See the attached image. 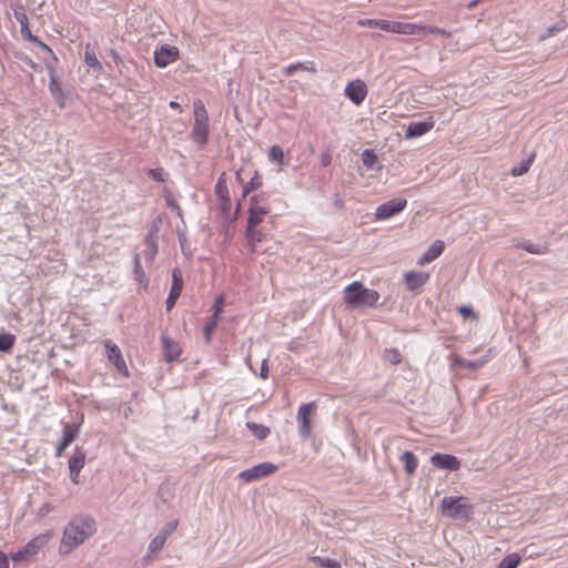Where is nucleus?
I'll list each match as a JSON object with an SVG mask.
<instances>
[{
    "label": "nucleus",
    "instance_id": "55",
    "mask_svg": "<svg viewBox=\"0 0 568 568\" xmlns=\"http://www.w3.org/2000/svg\"><path fill=\"white\" fill-rule=\"evenodd\" d=\"M260 376H261L263 379H266V378L268 377V365H267V359H264V361L262 362Z\"/></svg>",
    "mask_w": 568,
    "mask_h": 568
},
{
    "label": "nucleus",
    "instance_id": "52",
    "mask_svg": "<svg viewBox=\"0 0 568 568\" xmlns=\"http://www.w3.org/2000/svg\"><path fill=\"white\" fill-rule=\"evenodd\" d=\"M36 45H38L39 48H41L51 59L53 62H57L58 59L55 57V54L53 53L52 49L50 47H48L43 41H41L39 39V42H34Z\"/></svg>",
    "mask_w": 568,
    "mask_h": 568
},
{
    "label": "nucleus",
    "instance_id": "56",
    "mask_svg": "<svg viewBox=\"0 0 568 568\" xmlns=\"http://www.w3.org/2000/svg\"><path fill=\"white\" fill-rule=\"evenodd\" d=\"M459 313L464 316V317H468V316H471L474 315V312L471 310V307L469 306H462L459 307Z\"/></svg>",
    "mask_w": 568,
    "mask_h": 568
},
{
    "label": "nucleus",
    "instance_id": "3",
    "mask_svg": "<svg viewBox=\"0 0 568 568\" xmlns=\"http://www.w3.org/2000/svg\"><path fill=\"white\" fill-rule=\"evenodd\" d=\"M193 110L194 122L191 130V139L202 150L207 144L210 136L209 113L204 103L200 99H196L193 102Z\"/></svg>",
    "mask_w": 568,
    "mask_h": 568
},
{
    "label": "nucleus",
    "instance_id": "15",
    "mask_svg": "<svg viewBox=\"0 0 568 568\" xmlns=\"http://www.w3.org/2000/svg\"><path fill=\"white\" fill-rule=\"evenodd\" d=\"M182 288H183L182 273L178 268H175L172 272V285H171L169 296L165 301L166 311H171L174 307L178 298L181 295Z\"/></svg>",
    "mask_w": 568,
    "mask_h": 568
},
{
    "label": "nucleus",
    "instance_id": "37",
    "mask_svg": "<svg viewBox=\"0 0 568 568\" xmlns=\"http://www.w3.org/2000/svg\"><path fill=\"white\" fill-rule=\"evenodd\" d=\"M362 161L364 166L372 170L375 168V164L377 163V156L373 152V150L366 149L362 153Z\"/></svg>",
    "mask_w": 568,
    "mask_h": 568
},
{
    "label": "nucleus",
    "instance_id": "12",
    "mask_svg": "<svg viewBox=\"0 0 568 568\" xmlns=\"http://www.w3.org/2000/svg\"><path fill=\"white\" fill-rule=\"evenodd\" d=\"M260 196L261 195H254L251 199L247 225H260L263 222L264 216L270 213V207L261 204Z\"/></svg>",
    "mask_w": 568,
    "mask_h": 568
},
{
    "label": "nucleus",
    "instance_id": "20",
    "mask_svg": "<svg viewBox=\"0 0 568 568\" xmlns=\"http://www.w3.org/2000/svg\"><path fill=\"white\" fill-rule=\"evenodd\" d=\"M162 349L166 362H173L181 355V347L179 343L169 338L165 335L161 336Z\"/></svg>",
    "mask_w": 568,
    "mask_h": 568
},
{
    "label": "nucleus",
    "instance_id": "49",
    "mask_svg": "<svg viewBox=\"0 0 568 568\" xmlns=\"http://www.w3.org/2000/svg\"><path fill=\"white\" fill-rule=\"evenodd\" d=\"M21 34H22V37H23L26 40H28V41H30V42H32V43H34V42H39V38H38V37H36V36H33V34L31 33V31H30V29H29V24H28V23L21 27Z\"/></svg>",
    "mask_w": 568,
    "mask_h": 568
},
{
    "label": "nucleus",
    "instance_id": "50",
    "mask_svg": "<svg viewBox=\"0 0 568 568\" xmlns=\"http://www.w3.org/2000/svg\"><path fill=\"white\" fill-rule=\"evenodd\" d=\"M426 33L438 34V36H443V37H446V38H449L452 36L445 29H442V28H438V27H435V26L426 27Z\"/></svg>",
    "mask_w": 568,
    "mask_h": 568
},
{
    "label": "nucleus",
    "instance_id": "10",
    "mask_svg": "<svg viewBox=\"0 0 568 568\" xmlns=\"http://www.w3.org/2000/svg\"><path fill=\"white\" fill-rule=\"evenodd\" d=\"M407 205V201L405 199H394L387 201L379 206H377L375 212L376 220H387L397 213L402 212Z\"/></svg>",
    "mask_w": 568,
    "mask_h": 568
},
{
    "label": "nucleus",
    "instance_id": "16",
    "mask_svg": "<svg viewBox=\"0 0 568 568\" xmlns=\"http://www.w3.org/2000/svg\"><path fill=\"white\" fill-rule=\"evenodd\" d=\"M430 463L433 466L442 469L458 470L460 468L459 459L449 454L436 453L430 457Z\"/></svg>",
    "mask_w": 568,
    "mask_h": 568
},
{
    "label": "nucleus",
    "instance_id": "5",
    "mask_svg": "<svg viewBox=\"0 0 568 568\" xmlns=\"http://www.w3.org/2000/svg\"><path fill=\"white\" fill-rule=\"evenodd\" d=\"M464 497H444L442 508L452 518H467L470 515V506Z\"/></svg>",
    "mask_w": 568,
    "mask_h": 568
},
{
    "label": "nucleus",
    "instance_id": "26",
    "mask_svg": "<svg viewBox=\"0 0 568 568\" xmlns=\"http://www.w3.org/2000/svg\"><path fill=\"white\" fill-rule=\"evenodd\" d=\"M517 247L525 250L530 254L544 255L549 252V246L547 244H534L529 241H523L516 244Z\"/></svg>",
    "mask_w": 568,
    "mask_h": 568
},
{
    "label": "nucleus",
    "instance_id": "34",
    "mask_svg": "<svg viewBox=\"0 0 568 568\" xmlns=\"http://www.w3.org/2000/svg\"><path fill=\"white\" fill-rule=\"evenodd\" d=\"M247 428L254 434V436L258 439H264L268 436L270 434V428L264 426V425H261V424H256V423H247Z\"/></svg>",
    "mask_w": 568,
    "mask_h": 568
},
{
    "label": "nucleus",
    "instance_id": "51",
    "mask_svg": "<svg viewBox=\"0 0 568 568\" xmlns=\"http://www.w3.org/2000/svg\"><path fill=\"white\" fill-rule=\"evenodd\" d=\"M36 45H38L39 48H41L51 59L53 62H57L58 59L55 57V54L53 53L52 49L50 47H48L43 41H41L39 39V42H34Z\"/></svg>",
    "mask_w": 568,
    "mask_h": 568
},
{
    "label": "nucleus",
    "instance_id": "24",
    "mask_svg": "<svg viewBox=\"0 0 568 568\" xmlns=\"http://www.w3.org/2000/svg\"><path fill=\"white\" fill-rule=\"evenodd\" d=\"M85 453L82 448L77 447L74 454L69 459L70 473H80L84 466Z\"/></svg>",
    "mask_w": 568,
    "mask_h": 568
},
{
    "label": "nucleus",
    "instance_id": "27",
    "mask_svg": "<svg viewBox=\"0 0 568 568\" xmlns=\"http://www.w3.org/2000/svg\"><path fill=\"white\" fill-rule=\"evenodd\" d=\"M399 459L404 464L405 471L408 475H414L418 466L416 456L412 452L407 450L400 455Z\"/></svg>",
    "mask_w": 568,
    "mask_h": 568
},
{
    "label": "nucleus",
    "instance_id": "33",
    "mask_svg": "<svg viewBox=\"0 0 568 568\" xmlns=\"http://www.w3.org/2000/svg\"><path fill=\"white\" fill-rule=\"evenodd\" d=\"M534 159H535V153H531L527 160L523 161L519 165H516L511 169V175L520 176V175L525 174L529 170L530 165L532 164Z\"/></svg>",
    "mask_w": 568,
    "mask_h": 568
},
{
    "label": "nucleus",
    "instance_id": "59",
    "mask_svg": "<svg viewBox=\"0 0 568 568\" xmlns=\"http://www.w3.org/2000/svg\"><path fill=\"white\" fill-rule=\"evenodd\" d=\"M484 0H471L468 4H467V8L469 10H473L474 8H476L480 2H483Z\"/></svg>",
    "mask_w": 568,
    "mask_h": 568
},
{
    "label": "nucleus",
    "instance_id": "2",
    "mask_svg": "<svg viewBox=\"0 0 568 568\" xmlns=\"http://www.w3.org/2000/svg\"><path fill=\"white\" fill-rule=\"evenodd\" d=\"M344 303L352 308L374 306L379 300L375 290L366 288L362 282L355 281L344 288Z\"/></svg>",
    "mask_w": 568,
    "mask_h": 568
},
{
    "label": "nucleus",
    "instance_id": "63",
    "mask_svg": "<svg viewBox=\"0 0 568 568\" xmlns=\"http://www.w3.org/2000/svg\"><path fill=\"white\" fill-rule=\"evenodd\" d=\"M322 163H323L324 166H326L329 163V159L328 158L327 159L323 158L322 159Z\"/></svg>",
    "mask_w": 568,
    "mask_h": 568
},
{
    "label": "nucleus",
    "instance_id": "58",
    "mask_svg": "<svg viewBox=\"0 0 568 568\" xmlns=\"http://www.w3.org/2000/svg\"><path fill=\"white\" fill-rule=\"evenodd\" d=\"M67 447H68V446H64V442H62V440H61L60 445H59V446H58V448H57V453H55V455H57L58 457H60V456L63 454V452L65 450V448H67Z\"/></svg>",
    "mask_w": 568,
    "mask_h": 568
},
{
    "label": "nucleus",
    "instance_id": "57",
    "mask_svg": "<svg viewBox=\"0 0 568 568\" xmlns=\"http://www.w3.org/2000/svg\"><path fill=\"white\" fill-rule=\"evenodd\" d=\"M0 568H9V561L7 556L0 551Z\"/></svg>",
    "mask_w": 568,
    "mask_h": 568
},
{
    "label": "nucleus",
    "instance_id": "30",
    "mask_svg": "<svg viewBox=\"0 0 568 568\" xmlns=\"http://www.w3.org/2000/svg\"><path fill=\"white\" fill-rule=\"evenodd\" d=\"M268 159L273 162H276L282 170L285 165L284 152L280 145H273L268 151Z\"/></svg>",
    "mask_w": 568,
    "mask_h": 568
},
{
    "label": "nucleus",
    "instance_id": "23",
    "mask_svg": "<svg viewBox=\"0 0 568 568\" xmlns=\"http://www.w3.org/2000/svg\"><path fill=\"white\" fill-rule=\"evenodd\" d=\"M84 62L91 70L97 73H101L103 71L102 63L99 61L95 49L91 43L85 44Z\"/></svg>",
    "mask_w": 568,
    "mask_h": 568
},
{
    "label": "nucleus",
    "instance_id": "54",
    "mask_svg": "<svg viewBox=\"0 0 568 568\" xmlns=\"http://www.w3.org/2000/svg\"><path fill=\"white\" fill-rule=\"evenodd\" d=\"M53 509V506L50 503H44L41 505V507L38 509V517H45L49 513H51Z\"/></svg>",
    "mask_w": 568,
    "mask_h": 568
},
{
    "label": "nucleus",
    "instance_id": "60",
    "mask_svg": "<svg viewBox=\"0 0 568 568\" xmlns=\"http://www.w3.org/2000/svg\"><path fill=\"white\" fill-rule=\"evenodd\" d=\"M110 54L112 55L115 63H119L121 61L120 55L114 50H111Z\"/></svg>",
    "mask_w": 568,
    "mask_h": 568
},
{
    "label": "nucleus",
    "instance_id": "61",
    "mask_svg": "<svg viewBox=\"0 0 568 568\" xmlns=\"http://www.w3.org/2000/svg\"><path fill=\"white\" fill-rule=\"evenodd\" d=\"M79 474H80V473H70L71 480H72L74 484H78V483H79Z\"/></svg>",
    "mask_w": 568,
    "mask_h": 568
},
{
    "label": "nucleus",
    "instance_id": "45",
    "mask_svg": "<svg viewBox=\"0 0 568 568\" xmlns=\"http://www.w3.org/2000/svg\"><path fill=\"white\" fill-rule=\"evenodd\" d=\"M385 359L392 364H398L402 361V355L397 349H387L385 352Z\"/></svg>",
    "mask_w": 568,
    "mask_h": 568
},
{
    "label": "nucleus",
    "instance_id": "9",
    "mask_svg": "<svg viewBox=\"0 0 568 568\" xmlns=\"http://www.w3.org/2000/svg\"><path fill=\"white\" fill-rule=\"evenodd\" d=\"M104 346L106 349L108 359L114 365L116 371L123 376H129V369L119 346L111 339H105Z\"/></svg>",
    "mask_w": 568,
    "mask_h": 568
},
{
    "label": "nucleus",
    "instance_id": "43",
    "mask_svg": "<svg viewBox=\"0 0 568 568\" xmlns=\"http://www.w3.org/2000/svg\"><path fill=\"white\" fill-rule=\"evenodd\" d=\"M217 322L219 320L217 318H211L204 326V336H205V341L207 343L211 342V338H212V333L213 331L215 329L216 325H217Z\"/></svg>",
    "mask_w": 568,
    "mask_h": 568
},
{
    "label": "nucleus",
    "instance_id": "18",
    "mask_svg": "<svg viewBox=\"0 0 568 568\" xmlns=\"http://www.w3.org/2000/svg\"><path fill=\"white\" fill-rule=\"evenodd\" d=\"M429 280V274L423 271H409L404 274V282L408 291L420 288Z\"/></svg>",
    "mask_w": 568,
    "mask_h": 568
},
{
    "label": "nucleus",
    "instance_id": "22",
    "mask_svg": "<svg viewBox=\"0 0 568 568\" xmlns=\"http://www.w3.org/2000/svg\"><path fill=\"white\" fill-rule=\"evenodd\" d=\"M445 248L444 242L440 240L435 241L427 251L418 258L417 264L423 266L435 258H437L439 255H442L443 251Z\"/></svg>",
    "mask_w": 568,
    "mask_h": 568
},
{
    "label": "nucleus",
    "instance_id": "38",
    "mask_svg": "<svg viewBox=\"0 0 568 568\" xmlns=\"http://www.w3.org/2000/svg\"><path fill=\"white\" fill-rule=\"evenodd\" d=\"M262 186V178L257 172H255L254 176L251 179V181L244 186L243 189V195H247L250 192L257 190Z\"/></svg>",
    "mask_w": 568,
    "mask_h": 568
},
{
    "label": "nucleus",
    "instance_id": "31",
    "mask_svg": "<svg viewBox=\"0 0 568 568\" xmlns=\"http://www.w3.org/2000/svg\"><path fill=\"white\" fill-rule=\"evenodd\" d=\"M310 560L312 562L318 565L321 568H341L342 567L339 561L331 559V558L313 556L310 558Z\"/></svg>",
    "mask_w": 568,
    "mask_h": 568
},
{
    "label": "nucleus",
    "instance_id": "4",
    "mask_svg": "<svg viewBox=\"0 0 568 568\" xmlns=\"http://www.w3.org/2000/svg\"><path fill=\"white\" fill-rule=\"evenodd\" d=\"M257 226L258 225H246L245 237L251 253H276L278 248V243H274V245L266 247L264 251H261L258 248V244L266 239V234Z\"/></svg>",
    "mask_w": 568,
    "mask_h": 568
},
{
    "label": "nucleus",
    "instance_id": "19",
    "mask_svg": "<svg viewBox=\"0 0 568 568\" xmlns=\"http://www.w3.org/2000/svg\"><path fill=\"white\" fill-rule=\"evenodd\" d=\"M434 128V121L427 120L422 122H410L407 125L406 132H405V139H414L422 136L429 132Z\"/></svg>",
    "mask_w": 568,
    "mask_h": 568
},
{
    "label": "nucleus",
    "instance_id": "44",
    "mask_svg": "<svg viewBox=\"0 0 568 568\" xmlns=\"http://www.w3.org/2000/svg\"><path fill=\"white\" fill-rule=\"evenodd\" d=\"M224 307V297L223 295H219L215 298L214 305H213V318H220L221 313L223 312Z\"/></svg>",
    "mask_w": 568,
    "mask_h": 568
},
{
    "label": "nucleus",
    "instance_id": "13",
    "mask_svg": "<svg viewBox=\"0 0 568 568\" xmlns=\"http://www.w3.org/2000/svg\"><path fill=\"white\" fill-rule=\"evenodd\" d=\"M179 58V49L174 45L164 44L154 52V62L158 67L164 68Z\"/></svg>",
    "mask_w": 568,
    "mask_h": 568
},
{
    "label": "nucleus",
    "instance_id": "6",
    "mask_svg": "<svg viewBox=\"0 0 568 568\" xmlns=\"http://www.w3.org/2000/svg\"><path fill=\"white\" fill-rule=\"evenodd\" d=\"M316 409L315 402L302 404L297 410L298 434L303 439H308L312 434V414Z\"/></svg>",
    "mask_w": 568,
    "mask_h": 568
},
{
    "label": "nucleus",
    "instance_id": "11",
    "mask_svg": "<svg viewBox=\"0 0 568 568\" xmlns=\"http://www.w3.org/2000/svg\"><path fill=\"white\" fill-rule=\"evenodd\" d=\"M214 193L220 204V209L224 215H227L231 212L232 202L229 194L227 184L224 178V173L219 178Z\"/></svg>",
    "mask_w": 568,
    "mask_h": 568
},
{
    "label": "nucleus",
    "instance_id": "53",
    "mask_svg": "<svg viewBox=\"0 0 568 568\" xmlns=\"http://www.w3.org/2000/svg\"><path fill=\"white\" fill-rule=\"evenodd\" d=\"M166 204L171 210L176 212L178 216H182V210L180 205L171 196L166 197Z\"/></svg>",
    "mask_w": 568,
    "mask_h": 568
},
{
    "label": "nucleus",
    "instance_id": "21",
    "mask_svg": "<svg viewBox=\"0 0 568 568\" xmlns=\"http://www.w3.org/2000/svg\"><path fill=\"white\" fill-rule=\"evenodd\" d=\"M44 61L47 62L48 68L51 69L49 90H50L52 97L54 98V100L60 104V106H63L64 105V95H63V91L61 88V83L58 80V78L55 77L54 67L50 65V63L47 61L45 58H44Z\"/></svg>",
    "mask_w": 568,
    "mask_h": 568
},
{
    "label": "nucleus",
    "instance_id": "48",
    "mask_svg": "<svg viewBox=\"0 0 568 568\" xmlns=\"http://www.w3.org/2000/svg\"><path fill=\"white\" fill-rule=\"evenodd\" d=\"M457 363L463 367L476 369L484 364V361L457 359Z\"/></svg>",
    "mask_w": 568,
    "mask_h": 568
},
{
    "label": "nucleus",
    "instance_id": "32",
    "mask_svg": "<svg viewBox=\"0 0 568 568\" xmlns=\"http://www.w3.org/2000/svg\"><path fill=\"white\" fill-rule=\"evenodd\" d=\"M567 24L565 21H559L555 23L554 26L547 28V30L541 33L538 38L540 42L545 41L546 39L555 36L556 33L564 31L566 29Z\"/></svg>",
    "mask_w": 568,
    "mask_h": 568
},
{
    "label": "nucleus",
    "instance_id": "62",
    "mask_svg": "<svg viewBox=\"0 0 568 568\" xmlns=\"http://www.w3.org/2000/svg\"><path fill=\"white\" fill-rule=\"evenodd\" d=\"M169 105L174 110H181V105L175 101H171Z\"/></svg>",
    "mask_w": 568,
    "mask_h": 568
},
{
    "label": "nucleus",
    "instance_id": "36",
    "mask_svg": "<svg viewBox=\"0 0 568 568\" xmlns=\"http://www.w3.org/2000/svg\"><path fill=\"white\" fill-rule=\"evenodd\" d=\"M16 337L10 333H0V352L9 353L14 344Z\"/></svg>",
    "mask_w": 568,
    "mask_h": 568
},
{
    "label": "nucleus",
    "instance_id": "7",
    "mask_svg": "<svg viewBox=\"0 0 568 568\" xmlns=\"http://www.w3.org/2000/svg\"><path fill=\"white\" fill-rule=\"evenodd\" d=\"M277 469L278 467L275 464L271 462H264L248 469L242 470L239 474V478L245 483H252L274 474Z\"/></svg>",
    "mask_w": 568,
    "mask_h": 568
},
{
    "label": "nucleus",
    "instance_id": "41",
    "mask_svg": "<svg viewBox=\"0 0 568 568\" xmlns=\"http://www.w3.org/2000/svg\"><path fill=\"white\" fill-rule=\"evenodd\" d=\"M148 175L158 182H164L168 178V173L162 168L149 170Z\"/></svg>",
    "mask_w": 568,
    "mask_h": 568
},
{
    "label": "nucleus",
    "instance_id": "25",
    "mask_svg": "<svg viewBox=\"0 0 568 568\" xmlns=\"http://www.w3.org/2000/svg\"><path fill=\"white\" fill-rule=\"evenodd\" d=\"M392 22L383 19H359L357 24L367 28H378L383 31L392 32Z\"/></svg>",
    "mask_w": 568,
    "mask_h": 568
},
{
    "label": "nucleus",
    "instance_id": "17",
    "mask_svg": "<svg viewBox=\"0 0 568 568\" xmlns=\"http://www.w3.org/2000/svg\"><path fill=\"white\" fill-rule=\"evenodd\" d=\"M392 33L407 34V36H420L426 34V26H420L409 22H392Z\"/></svg>",
    "mask_w": 568,
    "mask_h": 568
},
{
    "label": "nucleus",
    "instance_id": "28",
    "mask_svg": "<svg viewBox=\"0 0 568 568\" xmlns=\"http://www.w3.org/2000/svg\"><path fill=\"white\" fill-rule=\"evenodd\" d=\"M134 275L135 280L144 287H148V277L141 266L140 256L138 253L134 254Z\"/></svg>",
    "mask_w": 568,
    "mask_h": 568
},
{
    "label": "nucleus",
    "instance_id": "35",
    "mask_svg": "<svg viewBox=\"0 0 568 568\" xmlns=\"http://www.w3.org/2000/svg\"><path fill=\"white\" fill-rule=\"evenodd\" d=\"M520 560V556L514 552L503 558V560L498 564L497 568H516L519 565Z\"/></svg>",
    "mask_w": 568,
    "mask_h": 568
},
{
    "label": "nucleus",
    "instance_id": "39",
    "mask_svg": "<svg viewBox=\"0 0 568 568\" xmlns=\"http://www.w3.org/2000/svg\"><path fill=\"white\" fill-rule=\"evenodd\" d=\"M165 539L160 536L159 534L150 541L149 544V547H148V552L149 554H155V552H159L164 544H165Z\"/></svg>",
    "mask_w": 568,
    "mask_h": 568
},
{
    "label": "nucleus",
    "instance_id": "1",
    "mask_svg": "<svg viewBox=\"0 0 568 568\" xmlns=\"http://www.w3.org/2000/svg\"><path fill=\"white\" fill-rule=\"evenodd\" d=\"M97 530L95 521L90 516H78L70 520L63 530L59 552L69 555L73 549L89 539Z\"/></svg>",
    "mask_w": 568,
    "mask_h": 568
},
{
    "label": "nucleus",
    "instance_id": "42",
    "mask_svg": "<svg viewBox=\"0 0 568 568\" xmlns=\"http://www.w3.org/2000/svg\"><path fill=\"white\" fill-rule=\"evenodd\" d=\"M297 70H305V71L315 72L314 69H311V68L304 65L303 63L297 62V63H293V64L288 65L287 68H285L284 69V74L290 77V75H292Z\"/></svg>",
    "mask_w": 568,
    "mask_h": 568
},
{
    "label": "nucleus",
    "instance_id": "46",
    "mask_svg": "<svg viewBox=\"0 0 568 568\" xmlns=\"http://www.w3.org/2000/svg\"><path fill=\"white\" fill-rule=\"evenodd\" d=\"M14 19L20 23V26H24L28 23V17L22 7H18L13 10Z\"/></svg>",
    "mask_w": 568,
    "mask_h": 568
},
{
    "label": "nucleus",
    "instance_id": "29",
    "mask_svg": "<svg viewBox=\"0 0 568 568\" xmlns=\"http://www.w3.org/2000/svg\"><path fill=\"white\" fill-rule=\"evenodd\" d=\"M79 427L74 424H65L63 427L62 442L64 446H69L78 436Z\"/></svg>",
    "mask_w": 568,
    "mask_h": 568
},
{
    "label": "nucleus",
    "instance_id": "40",
    "mask_svg": "<svg viewBox=\"0 0 568 568\" xmlns=\"http://www.w3.org/2000/svg\"><path fill=\"white\" fill-rule=\"evenodd\" d=\"M145 244H146V251H145L146 258L150 263H152L154 260V256L158 252L156 242L152 237H148L145 240Z\"/></svg>",
    "mask_w": 568,
    "mask_h": 568
},
{
    "label": "nucleus",
    "instance_id": "47",
    "mask_svg": "<svg viewBox=\"0 0 568 568\" xmlns=\"http://www.w3.org/2000/svg\"><path fill=\"white\" fill-rule=\"evenodd\" d=\"M178 521H171L168 523L159 532L160 536H162L165 540L176 529Z\"/></svg>",
    "mask_w": 568,
    "mask_h": 568
},
{
    "label": "nucleus",
    "instance_id": "8",
    "mask_svg": "<svg viewBox=\"0 0 568 568\" xmlns=\"http://www.w3.org/2000/svg\"><path fill=\"white\" fill-rule=\"evenodd\" d=\"M45 542L47 538L44 536H38L31 539L21 549L12 554V560L21 561L33 557L45 545Z\"/></svg>",
    "mask_w": 568,
    "mask_h": 568
},
{
    "label": "nucleus",
    "instance_id": "14",
    "mask_svg": "<svg viewBox=\"0 0 568 568\" xmlns=\"http://www.w3.org/2000/svg\"><path fill=\"white\" fill-rule=\"evenodd\" d=\"M345 95L356 105H359L367 97V87L364 81L355 80L347 83Z\"/></svg>",
    "mask_w": 568,
    "mask_h": 568
}]
</instances>
